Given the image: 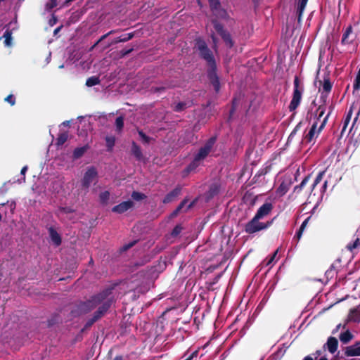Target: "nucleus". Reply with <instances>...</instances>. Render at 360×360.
I'll use <instances>...</instances> for the list:
<instances>
[{"mask_svg":"<svg viewBox=\"0 0 360 360\" xmlns=\"http://www.w3.org/2000/svg\"><path fill=\"white\" fill-rule=\"evenodd\" d=\"M317 83H319V91H322L323 93H326L328 94L332 88V84L328 79L324 78L323 81H317L316 82V84L317 85Z\"/></svg>","mask_w":360,"mask_h":360,"instance_id":"obj_15","label":"nucleus"},{"mask_svg":"<svg viewBox=\"0 0 360 360\" xmlns=\"http://www.w3.org/2000/svg\"><path fill=\"white\" fill-rule=\"evenodd\" d=\"M1 219H2V215H1V214L0 213V221L1 220Z\"/></svg>","mask_w":360,"mask_h":360,"instance_id":"obj_62","label":"nucleus"},{"mask_svg":"<svg viewBox=\"0 0 360 360\" xmlns=\"http://www.w3.org/2000/svg\"><path fill=\"white\" fill-rule=\"evenodd\" d=\"M113 290L114 286H109L91 296L86 301L79 302L76 304L75 308L71 311L72 315L79 316L82 314H86L108 301H110L111 306L115 301L114 297L112 295Z\"/></svg>","mask_w":360,"mask_h":360,"instance_id":"obj_1","label":"nucleus"},{"mask_svg":"<svg viewBox=\"0 0 360 360\" xmlns=\"http://www.w3.org/2000/svg\"><path fill=\"white\" fill-rule=\"evenodd\" d=\"M131 154L138 161H141L143 159V155L141 147L134 141L131 142Z\"/></svg>","mask_w":360,"mask_h":360,"instance_id":"obj_13","label":"nucleus"},{"mask_svg":"<svg viewBox=\"0 0 360 360\" xmlns=\"http://www.w3.org/2000/svg\"><path fill=\"white\" fill-rule=\"evenodd\" d=\"M188 199L187 198H184L181 202L180 204L177 206L176 208H178L180 211H181V210L184 208V207L186 205V203L188 202Z\"/></svg>","mask_w":360,"mask_h":360,"instance_id":"obj_45","label":"nucleus"},{"mask_svg":"<svg viewBox=\"0 0 360 360\" xmlns=\"http://www.w3.org/2000/svg\"><path fill=\"white\" fill-rule=\"evenodd\" d=\"M186 105L185 103L179 102L175 105L174 110L176 112H181L186 108Z\"/></svg>","mask_w":360,"mask_h":360,"instance_id":"obj_41","label":"nucleus"},{"mask_svg":"<svg viewBox=\"0 0 360 360\" xmlns=\"http://www.w3.org/2000/svg\"><path fill=\"white\" fill-rule=\"evenodd\" d=\"M134 206V202L131 200L124 201L112 208V211L115 213L122 214L129 210Z\"/></svg>","mask_w":360,"mask_h":360,"instance_id":"obj_9","label":"nucleus"},{"mask_svg":"<svg viewBox=\"0 0 360 360\" xmlns=\"http://www.w3.org/2000/svg\"><path fill=\"white\" fill-rule=\"evenodd\" d=\"M135 243H136V241H133V242H131V243H128V244H127V245H124V246L122 247V250H127L128 249H129V248H131V247H133V246L135 245Z\"/></svg>","mask_w":360,"mask_h":360,"instance_id":"obj_48","label":"nucleus"},{"mask_svg":"<svg viewBox=\"0 0 360 360\" xmlns=\"http://www.w3.org/2000/svg\"><path fill=\"white\" fill-rule=\"evenodd\" d=\"M326 346L330 352L334 353L338 348V340L334 338H330L328 339Z\"/></svg>","mask_w":360,"mask_h":360,"instance_id":"obj_22","label":"nucleus"},{"mask_svg":"<svg viewBox=\"0 0 360 360\" xmlns=\"http://www.w3.org/2000/svg\"><path fill=\"white\" fill-rule=\"evenodd\" d=\"M323 174H324V172H321L319 173V174L317 175V176L314 182L313 188H314L318 184L320 183V181L323 179Z\"/></svg>","mask_w":360,"mask_h":360,"instance_id":"obj_43","label":"nucleus"},{"mask_svg":"<svg viewBox=\"0 0 360 360\" xmlns=\"http://www.w3.org/2000/svg\"><path fill=\"white\" fill-rule=\"evenodd\" d=\"M116 31L115 30H110V32H108V33L105 34L104 35L101 36V38L92 46V47L91 48V50H92L93 49H94L101 41H103V39H105L106 37H108L109 35L113 34V33H115Z\"/></svg>","mask_w":360,"mask_h":360,"instance_id":"obj_35","label":"nucleus"},{"mask_svg":"<svg viewBox=\"0 0 360 360\" xmlns=\"http://www.w3.org/2000/svg\"><path fill=\"white\" fill-rule=\"evenodd\" d=\"M208 1H209L210 8L214 15H217V14H218L219 13H221V16H223L224 14H225L224 10L219 11V8L221 6L219 0H208Z\"/></svg>","mask_w":360,"mask_h":360,"instance_id":"obj_16","label":"nucleus"},{"mask_svg":"<svg viewBox=\"0 0 360 360\" xmlns=\"http://www.w3.org/2000/svg\"><path fill=\"white\" fill-rule=\"evenodd\" d=\"M352 27H348L345 32V33L344 34L343 37H342V43L344 44H349L352 41V40H349V35L350 34L352 33Z\"/></svg>","mask_w":360,"mask_h":360,"instance_id":"obj_33","label":"nucleus"},{"mask_svg":"<svg viewBox=\"0 0 360 360\" xmlns=\"http://www.w3.org/2000/svg\"><path fill=\"white\" fill-rule=\"evenodd\" d=\"M196 45L200 57L207 61V65L210 67L207 70V77L209 81L213 86L214 91L218 93L220 90V82L216 72L217 66L213 53L207 47V44L204 40L197 39Z\"/></svg>","mask_w":360,"mask_h":360,"instance_id":"obj_2","label":"nucleus"},{"mask_svg":"<svg viewBox=\"0 0 360 360\" xmlns=\"http://www.w3.org/2000/svg\"><path fill=\"white\" fill-rule=\"evenodd\" d=\"M134 37V32H130V33L125 34L124 35H122L120 37H118L115 38L112 41V43H110V44H109L108 45V46H111L112 44H114L128 41L130 39H131Z\"/></svg>","mask_w":360,"mask_h":360,"instance_id":"obj_17","label":"nucleus"},{"mask_svg":"<svg viewBox=\"0 0 360 360\" xmlns=\"http://www.w3.org/2000/svg\"><path fill=\"white\" fill-rule=\"evenodd\" d=\"M4 100H5V101L10 103L11 105H14L15 103V98L13 96V95H12V94H10L8 96H6Z\"/></svg>","mask_w":360,"mask_h":360,"instance_id":"obj_42","label":"nucleus"},{"mask_svg":"<svg viewBox=\"0 0 360 360\" xmlns=\"http://www.w3.org/2000/svg\"><path fill=\"white\" fill-rule=\"evenodd\" d=\"M319 110H320V111H323V110H321V108H319ZM320 112H319V113H320Z\"/></svg>","mask_w":360,"mask_h":360,"instance_id":"obj_64","label":"nucleus"},{"mask_svg":"<svg viewBox=\"0 0 360 360\" xmlns=\"http://www.w3.org/2000/svg\"><path fill=\"white\" fill-rule=\"evenodd\" d=\"M101 82V80L97 76H92L89 77L86 81V85L87 86H93L97 84H99Z\"/></svg>","mask_w":360,"mask_h":360,"instance_id":"obj_24","label":"nucleus"},{"mask_svg":"<svg viewBox=\"0 0 360 360\" xmlns=\"http://www.w3.org/2000/svg\"><path fill=\"white\" fill-rule=\"evenodd\" d=\"M110 301L105 302L103 304H101L98 307L96 311H94L92 317L87 320L82 331L89 329L92 325L101 319L110 309Z\"/></svg>","mask_w":360,"mask_h":360,"instance_id":"obj_5","label":"nucleus"},{"mask_svg":"<svg viewBox=\"0 0 360 360\" xmlns=\"http://www.w3.org/2000/svg\"><path fill=\"white\" fill-rule=\"evenodd\" d=\"M182 229H183V227L180 224H177L174 226V228L172 231L171 235L173 237H176L181 232Z\"/></svg>","mask_w":360,"mask_h":360,"instance_id":"obj_36","label":"nucleus"},{"mask_svg":"<svg viewBox=\"0 0 360 360\" xmlns=\"http://www.w3.org/2000/svg\"><path fill=\"white\" fill-rule=\"evenodd\" d=\"M3 37L5 39L4 44L6 46H8L11 44L12 41V32L9 29H7Z\"/></svg>","mask_w":360,"mask_h":360,"instance_id":"obj_27","label":"nucleus"},{"mask_svg":"<svg viewBox=\"0 0 360 360\" xmlns=\"http://www.w3.org/2000/svg\"><path fill=\"white\" fill-rule=\"evenodd\" d=\"M59 210L60 212L64 214H70L75 212V210L70 207H60Z\"/></svg>","mask_w":360,"mask_h":360,"instance_id":"obj_40","label":"nucleus"},{"mask_svg":"<svg viewBox=\"0 0 360 360\" xmlns=\"http://www.w3.org/2000/svg\"><path fill=\"white\" fill-rule=\"evenodd\" d=\"M131 198L133 200L136 201H140L142 200H144L147 198V196L142 193L138 192V191H133L131 193Z\"/></svg>","mask_w":360,"mask_h":360,"instance_id":"obj_31","label":"nucleus"},{"mask_svg":"<svg viewBox=\"0 0 360 360\" xmlns=\"http://www.w3.org/2000/svg\"><path fill=\"white\" fill-rule=\"evenodd\" d=\"M115 126L116 130L118 132H120L124 127V117L122 116H119L115 120Z\"/></svg>","mask_w":360,"mask_h":360,"instance_id":"obj_30","label":"nucleus"},{"mask_svg":"<svg viewBox=\"0 0 360 360\" xmlns=\"http://www.w3.org/2000/svg\"><path fill=\"white\" fill-rule=\"evenodd\" d=\"M89 148V146L88 144H86L82 147L76 148L73 150V153H72L73 159L77 160V159L82 158Z\"/></svg>","mask_w":360,"mask_h":360,"instance_id":"obj_18","label":"nucleus"},{"mask_svg":"<svg viewBox=\"0 0 360 360\" xmlns=\"http://www.w3.org/2000/svg\"><path fill=\"white\" fill-rule=\"evenodd\" d=\"M215 16L216 18L212 20V23L213 24L217 33L221 37L222 39L225 40V30H224L223 25L218 22V14H217Z\"/></svg>","mask_w":360,"mask_h":360,"instance_id":"obj_14","label":"nucleus"},{"mask_svg":"<svg viewBox=\"0 0 360 360\" xmlns=\"http://www.w3.org/2000/svg\"><path fill=\"white\" fill-rule=\"evenodd\" d=\"M181 187L180 186H176L172 191L168 193L162 200L164 204L169 203L174 201L181 193Z\"/></svg>","mask_w":360,"mask_h":360,"instance_id":"obj_10","label":"nucleus"},{"mask_svg":"<svg viewBox=\"0 0 360 360\" xmlns=\"http://www.w3.org/2000/svg\"><path fill=\"white\" fill-rule=\"evenodd\" d=\"M138 134L141 139L142 143L143 144H149L151 141H154V139L148 136H147L141 129L137 130Z\"/></svg>","mask_w":360,"mask_h":360,"instance_id":"obj_23","label":"nucleus"},{"mask_svg":"<svg viewBox=\"0 0 360 360\" xmlns=\"http://www.w3.org/2000/svg\"><path fill=\"white\" fill-rule=\"evenodd\" d=\"M211 37H212V40H213L214 44H215L217 43V39H216V37H215V36H214V34H212L211 35Z\"/></svg>","mask_w":360,"mask_h":360,"instance_id":"obj_56","label":"nucleus"},{"mask_svg":"<svg viewBox=\"0 0 360 360\" xmlns=\"http://www.w3.org/2000/svg\"><path fill=\"white\" fill-rule=\"evenodd\" d=\"M62 27H63V25H60V26L58 27L57 28H56L53 31V34L54 35L57 34L60 32V30L62 29Z\"/></svg>","mask_w":360,"mask_h":360,"instance_id":"obj_52","label":"nucleus"},{"mask_svg":"<svg viewBox=\"0 0 360 360\" xmlns=\"http://www.w3.org/2000/svg\"><path fill=\"white\" fill-rule=\"evenodd\" d=\"M359 243V240L356 239V241L354 242V243L353 244V245L352 247H349V248L351 250L353 249V248H355L358 245Z\"/></svg>","mask_w":360,"mask_h":360,"instance_id":"obj_54","label":"nucleus"},{"mask_svg":"<svg viewBox=\"0 0 360 360\" xmlns=\"http://www.w3.org/2000/svg\"><path fill=\"white\" fill-rule=\"evenodd\" d=\"M308 0H299L298 6H297V10L299 12V20H300L302 13L306 7L307 3Z\"/></svg>","mask_w":360,"mask_h":360,"instance_id":"obj_28","label":"nucleus"},{"mask_svg":"<svg viewBox=\"0 0 360 360\" xmlns=\"http://www.w3.org/2000/svg\"><path fill=\"white\" fill-rule=\"evenodd\" d=\"M307 178L304 179L301 183V186H303L307 183Z\"/></svg>","mask_w":360,"mask_h":360,"instance_id":"obj_57","label":"nucleus"},{"mask_svg":"<svg viewBox=\"0 0 360 360\" xmlns=\"http://www.w3.org/2000/svg\"><path fill=\"white\" fill-rule=\"evenodd\" d=\"M323 114L324 112L321 111L316 120L313 124L310 131L305 137L307 141L311 142L315 140L325 127L327 122L328 115L323 117Z\"/></svg>","mask_w":360,"mask_h":360,"instance_id":"obj_4","label":"nucleus"},{"mask_svg":"<svg viewBox=\"0 0 360 360\" xmlns=\"http://www.w3.org/2000/svg\"><path fill=\"white\" fill-rule=\"evenodd\" d=\"M260 218L255 216L254 218L246 225L245 230L248 233H252L257 231L266 229L270 226L271 222L262 223L260 222Z\"/></svg>","mask_w":360,"mask_h":360,"instance_id":"obj_6","label":"nucleus"},{"mask_svg":"<svg viewBox=\"0 0 360 360\" xmlns=\"http://www.w3.org/2000/svg\"><path fill=\"white\" fill-rule=\"evenodd\" d=\"M57 6V0H50L46 4V10L50 11Z\"/></svg>","mask_w":360,"mask_h":360,"instance_id":"obj_38","label":"nucleus"},{"mask_svg":"<svg viewBox=\"0 0 360 360\" xmlns=\"http://www.w3.org/2000/svg\"><path fill=\"white\" fill-rule=\"evenodd\" d=\"M68 123H69V122H68V121H66V122H64L63 123V124H64V125H68Z\"/></svg>","mask_w":360,"mask_h":360,"instance_id":"obj_59","label":"nucleus"},{"mask_svg":"<svg viewBox=\"0 0 360 360\" xmlns=\"http://www.w3.org/2000/svg\"><path fill=\"white\" fill-rule=\"evenodd\" d=\"M319 360H327V359H326V358H325V357H322V358H321Z\"/></svg>","mask_w":360,"mask_h":360,"instance_id":"obj_61","label":"nucleus"},{"mask_svg":"<svg viewBox=\"0 0 360 360\" xmlns=\"http://www.w3.org/2000/svg\"><path fill=\"white\" fill-rule=\"evenodd\" d=\"M27 171V166H24L20 171L21 174L24 175L25 174L26 172Z\"/></svg>","mask_w":360,"mask_h":360,"instance_id":"obj_53","label":"nucleus"},{"mask_svg":"<svg viewBox=\"0 0 360 360\" xmlns=\"http://www.w3.org/2000/svg\"><path fill=\"white\" fill-rule=\"evenodd\" d=\"M277 252H278V250H276V251L274 253V255H272V257H271V259H269V261L268 262L267 265L271 264L273 262V261H274V258L276 257V255H277Z\"/></svg>","mask_w":360,"mask_h":360,"instance_id":"obj_50","label":"nucleus"},{"mask_svg":"<svg viewBox=\"0 0 360 360\" xmlns=\"http://www.w3.org/2000/svg\"><path fill=\"white\" fill-rule=\"evenodd\" d=\"M216 140L215 136H212L205 142L203 146L199 148L198 153L195 154L193 161L186 168L188 173L195 170L202 164V161L211 152Z\"/></svg>","mask_w":360,"mask_h":360,"instance_id":"obj_3","label":"nucleus"},{"mask_svg":"<svg viewBox=\"0 0 360 360\" xmlns=\"http://www.w3.org/2000/svg\"><path fill=\"white\" fill-rule=\"evenodd\" d=\"M304 360H313V359L311 357H310V356H307V357L304 358Z\"/></svg>","mask_w":360,"mask_h":360,"instance_id":"obj_58","label":"nucleus"},{"mask_svg":"<svg viewBox=\"0 0 360 360\" xmlns=\"http://www.w3.org/2000/svg\"><path fill=\"white\" fill-rule=\"evenodd\" d=\"M134 51V46H131V48L128 49H122L119 52V56L120 58H124L126 56L129 55L130 53H131Z\"/></svg>","mask_w":360,"mask_h":360,"instance_id":"obj_37","label":"nucleus"},{"mask_svg":"<svg viewBox=\"0 0 360 360\" xmlns=\"http://www.w3.org/2000/svg\"><path fill=\"white\" fill-rule=\"evenodd\" d=\"M58 22L57 17L54 15H52V18L49 20V25L51 26L54 25Z\"/></svg>","mask_w":360,"mask_h":360,"instance_id":"obj_47","label":"nucleus"},{"mask_svg":"<svg viewBox=\"0 0 360 360\" xmlns=\"http://www.w3.org/2000/svg\"><path fill=\"white\" fill-rule=\"evenodd\" d=\"M272 207L273 206L271 203L265 202L262 206H261L259 208L255 215L257 216V218H260L262 219L271 212Z\"/></svg>","mask_w":360,"mask_h":360,"instance_id":"obj_11","label":"nucleus"},{"mask_svg":"<svg viewBox=\"0 0 360 360\" xmlns=\"http://www.w3.org/2000/svg\"><path fill=\"white\" fill-rule=\"evenodd\" d=\"M110 198V193L107 191L102 192L99 195L100 202L102 204H106Z\"/></svg>","mask_w":360,"mask_h":360,"instance_id":"obj_32","label":"nucleus"},{"mask_svg":"<svg viewBox=\"0 0 360 360\" xmlns=\"http://www.w3.org/2000/svg\"><path fill=\"white\" fill-rule=\"evenodd\" d=\"M360 75V69H359V71L358 72V75Z\"/></svg>","mask_w":360,"mask_h":360,"instance_id":"obj_63","label":"nucleus"},{"mask_svg":"<svg viewBox=\"0 0 360 360\" xmlns=\"http://www.w3.org/2000/svg\"><path fill=\"white\" fill-rule=\"evenodd\" d=\"M309 219H310V217H308V218H307V219L303 221V223H302V226H301V227H300V231H299V232L297 233V238H301L302 233V232H303L304 229H305L306 226L307 225V224H308V221H309Z\"/></svg>","mask_w":360,"mask_h":360,"instance_id":"obj_39","label":"nucleus"},{"mask_svg":"<svg viewBox=\"0 0 360 360\" xmlns=\"http://www.w3.org/2000/svg\"><path fill=\"white\" fill-rule=\"evenodd\" d=\"M181 211L178 209V208H176L172 213H171V217H176L179 213Z\"/></svg>","mask_w":360,"mask_h":360,"instance_id":"obj_49","label":"nucleus"},{"mask_svg":"<svg viewBox=\"0 0 360 360\" xmlns=\"http://www.w3.org/2000/svg\"><path fill=\"white\" fill-rule=\"evenodd\" d=\"M68 139V133L67 131L59 133L56 139V145L57 147L62 146Z\"/></svg>","mask_w":360,"mask_h":360,"instance_id":"obj_20","label":"nucleus"},{"mask_svg":"<svg viewBox=\"0 0 360 360\" xmlns=\"http://www.w3.org/2000/svg\"><path fill=\"white\" fill-rule=\"evenodd\" d=\"M225 301V294L223 296V298H222V303Z\"/></svg>","mask_w":360,"mask_h":360,"instance_id":"obj_60","label":"nucleus"},{"mask_svg":"<svg viewBox=\"0 0 360 360\" xmlns=\"http://www.w3.org/2000/svg\"><path fill=\"white\" fill-rule=\"evenodd\" d=\"M229 49V53L231 56L236 53V49L233 46V41L226 36V53Z\"/></svg>","mask_w":360,"mask_h":360,"instance_id":"obj_26","label":"nucleus"},{"mask_svg":"<svg viewBox=\"0 0 360 360\" xmlns=\"http://www.w3.org/2000/svg\"><path fill=\"white\" fill-rule=\"evenodd\" d=\"M352 338V336L349 331H345L340 336V340L344 343L348 342Z\"/></svg>","mask_w":360,"mask_h":360,"instance_id":"obj_34","label":"nucleus"},{"mask_svg":"<svg viewBox=\"0 0 360 360\" xmlns=\"http://www.w3.org/2000/svg\"><path fill=\"white\" fill-rule=\"evenodd\" d=\"M347 356H360V342L352 347H349L346 350Z\"/></svg>","mask_w":360,"mask_h":360,"instance_id":"obj_19","label":"nucleus"},{"mask_svg":"<svg viewBox=\"0 0 360 360\" xmlns=\"http://www.w3.org/2000/svg\"><path fill=\"white\" fill-rule=\"evenodd\" d=\"M289 188L287 184L282 183L277 188L276 193L278 196H283L288 191Z\"/></svg>","mask_w":360,"mask_h":360,"instance_id":"obj_29","label":"nucleus"},{"mask_svg":"<svg viewBox=\"0 0 360 360\" xmlns=\"http://www.w3.org/2000/svg\"><path fill=\"white\" fill-rule=\"evenodd\" d=\"M295 89L294 91L293 98H292V99L290 102V106H289V108L290 109V110H294L298 106V105L300 104V99H301V94L297 89V86H298V79L297 78H295Z\"/></svg>","mask_w":360,"mask_h":360,"instance_id":"obj_8","label":"nucleus"},{"mask_svg":"<svg viewBox=\"0 0 360 360\" xmlns=\"http://www.w3.org/2000/svg\"><path fill=\"white\" fill-rule=\"evenodd\" d=\"M49 237L56 246H59L62 243V238L60 235L57 231L52 226L48 229Z\"/></svg>","mask_w":360,"mask_h":360,"instance_id":"obj_12","label":"nucleus"},{"mask_svg":"<svg viewBox=\"0 0 360 360\" xmlns=\"http://www.w3.org/2000/svg\"><path fill=\"white\" fill-rule=\"evenodd\" d=\"M165 90V87L164 86H160V87H152L151 88V91L154 93H157V92H161V91H164Z\"/></svg>","mask_w":360,"mask_h":360,"instance_id":"obj_46","label":"nucleus"},{"mask_svg":"<svg viewBox=\"0 0 360 360\" xmlns=\"http://www.w3.org/2000/svg\"><path fill=\"white\" fill-rule=\"evenodd\" d=\"M112 360H125L122 355H117L115 356Z\"/></svg>","mask_w":360,"mask_h":360,"instance_id":"obj_51","label":"nucleus"},{"mask_svg":"<svg viewBox=\"0 0 360 360\" xmlns=\"http://www.w3.org/2000/svg\"><path fill=\"white\" fill-rule=\"evenodd\" d=\"M197 201V199L194 200L193 201H192L188 205V207H187V210L191 208L194 205L195 203Z\"/></svg>","mask_w":360,"mask_h":360,"instance_id":"obj_55","label":"nucleus"},{"mask_svg":"<svg viewBox=\"0 0 360 360\" xmlns=\"http://www.w3.org/2000/svg\"><path fill=\"white\" fill-rule=\"evenodd\" d=\"M98 176V172L95 167L91 166L86 169L81 184L83 188L88 189L94 179Z\"/></svg>","mask_w":360,"mask_h":360,"instance_id":"obj_7","label":"nucleus"},{"mask_svg":"<svg viewBox=\"0 0 360 360\" xmlns=\"http://www.w3.org/2000/svg\"><path fill=\"white\" fill-rule=\"evenodd\" d=\"M219 192V186L217 184H213L210 186V189L208 191V197L213 198Z\"/></svg>","mask_w":360,"mask_h":360,"instance_id":"obj_25","label":"nucleus"},{"mask_svg":"<svg viewBox=\"0 0 360 360\" xmlns=\"http://www.w3.org/2000/svg\"><path fill=\"white\" fill-rule=\"evenodd\" d=\"M105 140L106 143L107 151L112 152L115 144V137L114 136H107L105 138Z\"/></svg>","mask_w":360,"mask_h":360,"instance_id":"obj_21","label":"nucleus"},{"mask_svg":"<svg viewBox=\"0 0 360 360\" xmlns=\"http://www.w3.org/2000/svg\"><path fill=\"white\" fill-rule=\"evenodd\" d=\"M354 88L356 90L360 89V75H357L355 79V83L354 84Z\"/></svg>","mask_w":360,"mask_h":360,"instance_id":"obj_44","label":"nucleus"}]
</instances>
